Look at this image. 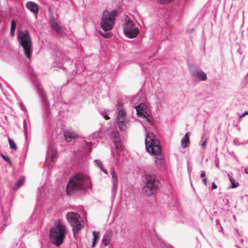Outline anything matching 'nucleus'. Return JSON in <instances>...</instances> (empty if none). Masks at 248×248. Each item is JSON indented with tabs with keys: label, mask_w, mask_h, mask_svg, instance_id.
<instances>
[{
	"label": "nucleus",
	"mask_w": 248,
	"mask_h": 248,
	"mask_svg": "<svg viewBox=\"0 0 248 248\" xmlns=\"http://www.w3.org/2000/svg\"><path fill=\"white\" fill-rule=\"evenodd\" d=\"M91 182L89 176L82 173H77L68 181L66 186L68 195L78 194L82 191L91 189Z\"/></svg>",
	"instance_id": "obj_1"
},
{
	"label": "nucleus",
	"mask_w": 248,
	"mask_h": 248,
	"mask_svg": "<svg viewBox=\"0 0 248 248\" xmlns=\"http://www.w3.org/2000/svg\"><path fill=\"white\" fill-rule=\"evenodd\" d=\"M145 142L147 151L151 155L156 156L155 158V163L158 166H161L163 163V157L160 154L161 150L159 140L156 139L152 133L148 132Z\"/></svg>",
	"instance_id": "obj_2"
},
{
	"label": "nucleus",
	"mask_w": 248,
	"mask_h": 248,
	"mask_svg": "<svg viewBox=\"0 0 248 248\" xmlns=\"http://www.w3.org/2000/svg\"><path fill=\"white\" fill-rule=\"evenodd\" d=\"M142 179L144 183L142 192L146 196L154 194L161 186L160 183L154 174H146L142 176Z\"/></svg>",
	"instance_id": "obj_3"
},
{
	"label": "nucleus",
	"mask_w": 248,
	"mask_h": 248,
	"mask_svg": "<svg viewBox=\"0 0 248 248\" xmlns=\"http://www.w3.org/2000/svg\"><path fill=\"white\" fill-rule=\"evenodd\" d=\"M66 231L64 225L60 221L55 222L49 232L50 239L55 246L61 245L64 238Z\"/></svg>",
	"instance_id": "obj_4"
},
{
	"label": "nucleus",
	"mask_w": 248,
	"mask_h": 248,
	"mask_svg": "<svg viewBox=\"0 0 248 248\" xmlns=\"http://www.w3.org/2000/svg\"><path fill=\"white\" fill-rule=\"evenodd\" d=\"M19 44L21 46L24 50L25 55L28 59L31 57L32 51V41L29 31L25 30H19L17 36Z\"/></svg>",
	"instance_id": "obj_5"
},
{
	"label": "nucleus",
	"mask_w": 248,
	"mask_h": 248,
	"mask_svg": "<svg viewBox=\"0 0 248 248\" xmlns=\"http://www.w3.org/2000/svg\"><path fill=\"white\" fill-rule=\"evenodd\" d=\"M118 15V13L117 10L112 11L105 10L103 13L100 23L101 28L104 31L111 30L114 26L115 18Z\"/></svg>",
	"instance_id": "obj_6"
},
{
	"label": "nucleus",
	"mask_w": 248,
	"mask_h": 248,
	"mask_svg": "<svg viewBox=\"0 0 248 248\" xmlns=\"http://www.w3.org/2000/svg\"><path fill=\"white\" fill-rule=\"evenodd\" d=\"M79 217L80 216L78 214L73 212H68L66 215V218L68 222L72 227L74 236L76 238L77 233L83 227L82 224L79 220Z\"/></svg>",
	"instance_id": "obj_7"
},
{
	"label": "nucleus",
	"mask_w": 248,
	"mask_h": 248,
	"mask_svg": "<svg viewBox=\"0 0 248 248\" xmlns=\"http://www.w3.org/2000/svg\"><path fill=\"white\" fill-rule=\"evenodd\" d=\"M124 32L128 38H134L139 33V30L136 27L135 23L131 19L128 20L124 24Z\"/></svg>",
	"instance_id": "obj_8"
},
{
	"label": "nucleus",
	"mask_w": 248,
	"mask_h": 248,
	"mask_svg": "<svg viewBox=\"0 0 248 248\" xmlns=\"http://www.w3.org/2000/svg\"><path fill=\"white\" fill-rule=\"evenodd\" d=\"M116 115V121L120 129L124 131L128 128L130 126V122L126 116L124 110L123 108L118 109Z\"/></svg>",
	"instance_id": "obj_9"
},
{
	"label": "nucleus",
	"mask_w": 248,
	"mask_h": 248,
	"mask_svg": "<svg viewBox=\"0 0 248 248\" xmlns=\"http://www.w3.org/2000/svg\"><path fill=\"white\" fill-rule=\"evenodd\" d=\"M138 116L141 117L145 119L146 121L150 124L153 122V118L152 116L147 112L146 106L145 104L141 103L135 107Z\"/></svg>",
	"instance_id": "obj_10"
},
{
	"label": "nucleus",
	"mask_w": 248,
	"mask_h": 248,
	"mask_svg": "<svg viewBox=\"0 0 248 248\" xmlns=\"http://www.w3.org/2000/svg\"><path fill=\"white\" fill-rule=\"evenodd\" d=\"M111 137L113 140L114 143L117 150V155L118 156L119 155L121 154L122 149L120 134L117 131H113L111 133Z\"/></svg>",
	"instance_id": "obj_11"
},
{
	"label": "nucleus",
	"mask_w": 248,
	"mask_h": 248,
	"mask_svg": "<svg viewBox=\"0 0 248 248\" xmlns=\"http://www.w3.org/2000/svg\"><path fill=\"white\" fill-rule=\"evenodd\" d=\"M191 74L193 77L201 81H205L207 78L206 73L199 68L192 69Z\"/></svg>",
	"instance_id": "obj_12"
},
{
	"label": "nucleus",
	"mask_w": 248,
	"mask_h": 248,
	"mask_svg": "<svg viewBox=\"0 0 248 248\" xmlns=\"http://www.w3.org/2000/svg\"><path fill=\"white\" fill-rule=\"evenodd\" d=\"M36 85L38 88V92L43 100L44 103L46 107V109L47 110L49 107V104L47 100L46 95L44 92L43 89L42 88L41 85H39V83L37 82H36Z\"/></svg>",
	"instance_id": "obj_13"
},
{
	"label": "nucleus",
	"mask_w": 248,
	"mask_h": 248,
	"mask_svg": "<svg viewBox=\"0 0 248 248\" xmlns=\"http://www.w3.org/2000/svg\"><path fill=\"white\" fill-rule=\"evenodd\" d=\"M112 181V190L113 191H115L117 190L118 186V175L115 171L114 168H111V172H110Z\"/></svg>",
	"instance_id": "obj_14"
},
{
	"label": "nucleus",
	"mask_w": 248,
	"mask_h": 248,
	"mask_svg": "<svg viewBox=\"0 0 248 248\" xmlns=\"http://www.w3.org/2000/svg\"><path fill=\"white\" fill-rule=\"evenodd\" d=\"M64 136L65 140L68 142L71 141L73 139L76 138L77 136V133L71 130H68L64 132Z\"/></svg>",
	"instance_id": "obj_15"
},
{
	"label": "nucleus",
	"mask_w": 248,
	"mask_h": 248,
	"mask_svg": "<svg viewBox=\"0 0 248 248\" xmlns=\"http://www.w3.org/2000/svg\"><path fill=\"white\" fill-rule=\"evenodd\" d=\"M26 7L34 14L38 13V7L37 4L32 1H28L26 5Z\"/></svg>",
	"instance_id": "obj_16"
},
{
	"label": "nucleus",
	"mask_w": 248,
	"mask_h": 248,
	"mask_svg": "<svg viewBox=\"0 0 248 248\" xmlns=\"http://www.w3.org/2000/svg\"><path fill=\"white\" fill-rule=\"evenodd\" d=\"M48 155L50 156L51 160L53 162L55 161L57 157V152L56 150L50 145L49 146Z\"/></svg>",
	"instance_id": "obj_17"
},
{
	"label": "nucleus",
	"mask_w": 248,
	"mask_h": 248,
	"mask_svg": "<svg viewBox=\"0 0 248 248\" xmlns=\"http://www.w3.org/2000/svg\"><path fill=\"white\" fill-rule=\"evenodd\" d=\"M50 23L53 29L55 30L58 34H61L62 32V28L58 25L57 21L54 19H51Z\"/></svg>",
	"instance_id": "obj_18"
},
{
	"label": "nucleus",
	"mask_w": 248,
	"mask_h": 248,
	"mask_svg": "<svg viewBox=\"0 0 248 248\" xmlns=\"http://www.w3.org/2000/svg\"><path fill=\"white\" fill-rule=\"evenodd\" d=\"M189 143V139L188 138V133H186L181 140V146L183 148H185L188 146Z\"/></svg>",
	"instance_id": "obj_19"
},
{
	"label": "nucleus",
	"mask_w": 248,
	"mask_h": 248,
	"mask_svg": "<svg viewBox=\"0 0 248 248\" xmlns=\"http://www.w3.org/2000/svg\"><path fill=\"white\" fill-rule=\"evenodd\" d=\"M25 183V178L23 177H21L15 184L13 189L15 190L18 189L21 186Z\"/></svg>",
	"instance_id": "obj_20"
},
{
	"label": "nucleus",
	"mask_w": 248,
	"mask_h": 248,
	"mask_svg": "<svg viewBox=\"0 0 248 248\" xmlns=\"http://www.w3.org/2000/svg\"><path fill=\"white\" fill-rule=\"evenodd\" d=\"M229 180L231 182L232 185L230 186V188H234L239 186L238 183H236L234 179L230 175H228Z\"/></svg>",
	"instance_id": "obj_21"
},
{
	"label": "nucleus",
	"mask_w": 248,
	"mask_h": 248,
	"mask_svg": "<svg viewBox=\"0 0 248 248\" xmlns=\"http://www.w3.org/2000/svg\"><path fill=\"white\" fill-rule=\"evenodd\" d=\"M93 238L92 247L93 248L95 246L96 243H97V240L99 236L100 233L99 232L94 231V232H93Z\"/></svg>",
	"instance_id": "obj_22"
},
{
	"label": "nucleus",
	"mask_w": 248,
	"mask_h": 248,
	"mask_svg": "<svg viewBox=\"0 0 248 248\" xmlns=\"http://www.w3.org/2000/svg\"><path fill=\"white\" fill-rule=\"evenodd\" d=\"M110 239L109 236L107 234H105L103 237L102 242L105 246H108L110 243Z\"/></svg>",
	"instance_id": "obj_23"
},
{
	"label": "nucleus",
	"mask_w": 248,
	"mask_h": 248,
	"mask_svg": "<svg viewBox=\"0 0 248 248\" xmlns=\"http://www.w3.org/2000/svg\"><path fill=\"white\" fill-rule=\"evenodd\" d=\"M16 28V22L14 19L11 21V27L10 29V34L12 36H13L15 33V31Z\"/></svg>",
	"instance_id": "obj_24"
},
{
	"label": "nucleus",
	"mask_w": 248,
	"mask_h": 248,
	"mask_svg": "<svg viewBox=\"0 0 248 248\" xmlns=\"http://www.w3.org/2000/svg\"><path fill=\"white\" fill-rule=\"evenodd\" d=\"M8 141L10 148L13 150H16L17 149V147L14 140L10 138H8Z\"/></svg>",
	"instance_id": "obj_25"
},
{
	"label": "nucleus",
	"mask_w": 248,
	"mask_h": 248,
	"mask_svg": "<svg viewBox=\"0 0 248 248\" xmlns=\"http://www.w3.org/2000/svg\"><path fill=\"white\" fill-rule=\"evenodd\" d=\"M109 110L105 111L101 113L102 116L106 119L108 120L110 118L108 117Z\"/></svg>",
	"instance_id": "obj_26"
},
{
	"label": "nucleus",
	"mask_w": 248,
	"mask_h": 248,
	"mask_svg": "<svg viewBox=\"0 0 248 248\" xmlns=\"http://www.w3.org/2000/svg\"><path fill=\"white\" fill-rule=\"evenodd\" d=\"M23 127H24V131L25 133V135L26 137H27V125L26 124V120L24 119L23 120Z\"/></svg>",
	"instance_id": "obj_27"
},
{
	"label": "nucleus",
	"mask_w": 248,
	"mask_h": 248,
	"mask_svg": "<svg viewBox=\"0 0 248 248\" xmlns=\"http://www.w3.org/2000/svg\"><path fill=\"white\" fill-rule=\"evenodd\" d=\"M94 163H95L96 166H97L98 168L100 167H102V163L100 160H95L94 161Z\"/></svg>",
	"instance_id": "obj_28"
},
{
	"label": "nucleus",
	"mask_w": 248,
	"mask_h": 248,
	"mask_svg": "<svg viewBox=\"0 0 248 248\" xmlns=\"http://www.w3.org/2000/svg\"><path fill=\"white\" fill-rule=\"evenodd\" d=\"M156 97L159 99V101H161L163 99V94L162 93H158L156 95Z\"/></svg>",
	"instance_id": "obj_29"
},
{
	"label": "nucleus",
	"mask_w": 248,
	"mask_h": 248,
	"mask_svg": "<svg viewBox=\"0 0 248 248\" xmlns=\"http://www.w3.org/2000/svg\"><path fill=\"white\" fill-rule=\"evenodd\" d=\"M3 159L4 160H5L7 162H8L10 165H12V162L10 160V159L9 158V157L7 156H6Z\"/></svg>",
	"instance_id": "obj_30"
},
{
	"label": "nucleus",
	"mask_w": 248,
	"mask_h": 248,
	"mask_svg": "<svg viewBox=\"0 0 248 248\" xmlns=\"http://www.w3.org/2000/svg\"><path fill=\"white\" fill-rule=\"evenodd\" d=\"M101 35L106 38H108L110 37V34L109 33H101Z\"/></svg>",
	"instance_id": "obj_31"
},
{
	"label": "nucleus",
	"mask_w": 248,
	"mask_h": 248,
	"mask_svg": "<svg viewBox=\"0 0 248 248\" xmlns=\"http://www.w3.org/2000/svg\"><path fill=\"white\" fill-rule=\"evenodd\" d=\"M161 3H166L172 1L173 0H157Z\"/></svg>",
	"instance_id": "obj_32"
},
{
	"label": "nucleus",
	"mask_w": 248,
	"mask_h": 248,
	"mask_svg": "<svg viewBox=\"0 0 248 248\" xmlns=\"http://www.w3.org/2000/svg\"><path fill=\"white\" fill-rule=\"evenodd\" d=\"M102 171H103L105 174H107L108 173V171L107 170L105 169L104 168L103 165H102V167H100L99 168Z\"/></svg>",
	"instance_id": "obj_33"
},
{
	"label": "nucleus",
	"mask_w": 248,
	"mask_h": 248,
	"mask_svg": "<svg viewBox=\"0 0 248 248\" xmlns=\"http://www.w3.org/2000/svg\"><path fill=\"white\" fill-rule=\"evenodd\" d=\"M202 147L203 148V149H205L206 148V140H204L202 141Z\"/></svg>",
	"instance_id": "obj_34"
},
{
	"label": "nucleus",
	"mask_w": 248,
	"mask_h": 248,
	"mask_svg": "<svg viewBox=\"0 0 248 248\" xmlns=\"http://www.w3.org/2000/svg\"><path fill=\"white\" fill-rule=\"evenodd\" d=\"M212 190L215 189L217 188V186L214 182L212 183Z\"/></svg>",
	"instance_id": "obj_35"
},
{
	"label": "nucleus",
	"mask_w": 248,
	"mask_h": 248,
	"mask_svg": "<svg viewBox=\"0 0 248 248\" xmlns=\"http://www.w3.org/2000/svg\"><path fill=\"white\" fill-rule=\"evenodd\" d=\"M205 175H206V173H205V171L202 170L201 173V175H200L201 177L202 178H203L205 176Z\"/></svg>",
	"instance_id": "obj_36"
},
{
	"label": "nucleus",
	"mask_w": 248,
	"mask_h": 248,
	"mask_svg": "<svg viewBox=\"0 0 248 248\" xmlns=\"http://www.w3.org/2000/svg\"><path fill=\"white\" fill-rule=\"evenodd\" d=\"M203 183L205 185H207V180L206 178H204L203 179Z\"/></svg>",
	"instance_id": "obj_37"
},
{
	"label": "nucleus",
	"mask_w": 248,
	"mask_h": 248,
	"mask_svg": "<svg viewBox=\"0 0 248 248\" xmlns=\"http://www.w3.org/2000/svg\"><path fill=\"white\" fill-rule=\"evenodd\" d=\"M114 158L116 160V162H119L120 161V158H118L117 156L115 157V156H114Z\"/></svg>",
	"instance_id": "obj_38"
},
{
	"label": "nucleus",
	"mask_w": 248,
	"mask_h": 248,
	"mask_svg": "<svg viewBox=\"0 0 248 248\" xmlns=\"http://www.w3.org/2000/svg\"><path fill=\"white\" fill-rule=\"evenodd\" d=\"M246 115H248V111H246L243 114V116H245Z\"/></svg>",
	"instance_id": "obj_39"
},
{
	"label": "nucleus",
	"mask_w": 248,
	"mask_h": 248,
	"mask_svg": "<svg viewBox=\"0 0 248 248\" xmlns=\"http://www.w3.org/2000/svg\"><path fill=\"white\" fill-rule=\"evenodd\" d=\"M216 165L217 167L218 168H219V163H218V162H216Z\"/></svg>",
	"instance_id": "obj_40"
},
{
	"label": "nucleus",
	"mask_w": 248,
	"mask_h": 248,
	"mask_svg": "<svg viewBox=\"0 0 248 248\" xmlns=\"http://www.w3.org/2000/svg\"><path fill=\"white\" fill-rule=\"evenodd\" d=\"M1 156L2 157V158L3 159L6 156L5 155H4L3 154H1Z\"/></svg>",
	"instance_id": "obj_41"
},
{
	"label": "nucleus",
	"mask_w": 248,
	"mask_h": 248,
	"mask_svg": "<svg viewBox=\"0 0 248 248\" xmlns=\"http://www.w3.org/2000/svg\"><path fill=\"white\" fill-rule=\"evenodd\" d=\"M97 135H98V134H94L93 135V137H97Z\"/></svg>",
	"instance_id": "obj_42"
},
{
	"label": "nucleus",
	"mask_w": 248,
	"mask_h": 248,
	"mask_svg": "<svg viewBox=\"0 0 248 248\" xmlns=\"http://www.w3.org/2000/svg\"><path fill=\"white\" fill-rule=\"evenodd\" d=\"M244 117V116H243V114H242V115H240V116H239V118H240V119H241V118H242V117Z\"/></svg>",
	"instance_id": "obj_43"
},
{
	"label": "nucleus",
	"mask_w": 248,
	"mask_h": 248,
	"mask_svg": "<svg viewBox=\"0 0 248 248\" xmlns=\"http://www.w3.org/2000/svg\"><path fill=\"white\" fill-rule=\"evenodd\" d=\"M245 172H246V173H248V170H247V169H246V170H245Z\"/></svg>",
	"instance_id": "obj_44"
},
{
	"label": "nucleus",
	"mask_w": 248,
	"mask_h": 248,
	"mask_svg": "<svg viewBox=\"0 0 248 248\" xmlns=\"http://www.w3.org/2000/svg\"><path fill=\"white\" fill-rule=\"evenodd\" d=\"M91 142H89V143H88V146H89V147H90V145H91Z\"/></svg>",
	"instance_id": "obj_45"
}]
</instances>
